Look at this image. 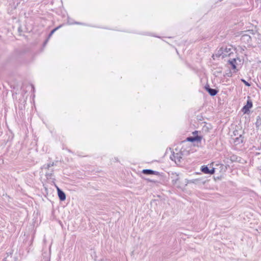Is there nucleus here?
Here are the masks:
<instances>
[{
	"mask_svg": "<svg viewBox=\"0 0 261 261\" xmlns=\"http://www.w3.org/2000/svg\"><path fill=\"white\" fill-rule=\"evenodd\" d=\"M209 170L210 169L207 166H202L201 167V171L205 174H208V172H210Z\"/></svg>",
	"mask_w": 261,
	"mask_h": 261,
	"instance_id": "nucleus-14",
	"label": "nucleus"
},
{
	"mask_svg": "<svg viewBox=\"0 0 261 261\" xmlns=\"http://www.w3.org/2000/svg\"><path fill=\"white\" fill-rule=\"evenodd\" d=\"M48 40H46L45 43H46L47 42Z\"/></svg>",
	"mask_w": 261,
	"mask_h": 261,
	"instance_id": "nucleus-24",
	"label": "nucleus"
},
{
	"mask_svg": "<svg viewBox=\"0 0 261 261\" xmlns=\"http://www.w3.org/2000/svg\"><path fill=\"white\" fill-rule=\"evenodd\" d=\"M187 140L189 141H190V142H194L195 141L194 137H188L187 138Z\"/></svg>",
	"mask_w": 261,
	"mask_h": 261,
	"instance_id": "nucleus-17",
	"label": "nucleus"
},
{
	"mask_svg": "<svg viewBox=\"0 0 261 261\" xmlns=\"http://www.w3.org/2000/svg\"><path fill=\"white\" fill-rule=\"evenodd\" d=\"M40 261H50V253L48 252H44L42 254V258Z\"/></svg>",
	"mask_w": 261,
	"mask_h": 261,
	"instance_id": "nucleus-9",
	"label": "nucleus"
},
{
	"mask_svg": "<svg viewBox=\"0 0 261 261\" xmlns=\"http://www.w3.org/2000/svg\"><path fill=\"white\" fill-rule=\"evenodd\" d=\"M252 107V102L250 100H248L247 104L243 108V111L244 113H247L249 111V109Z\"/></svg>",
	"mask_w": 261,
	"mask_h": 261,
	"instance_id": "nucleus-3",
	"label": "nucleus"
},
{
	"mask_svg": "<svg viewBox=\"0 0 261 261\" xmlns=\"http://www.w3.org/2000/svg\"><path fill=\"white\" fill-rule=\"evenodd\" d=\"M242 81L245 84V85H246L247 86H250V84L247 82H246L245 80L242 79Z\"/></svg>",
	"mask_w": 261,
	"mask_h": 261,
	"instance_id": "nucleus-20",
	"label": "nucleus"
},
{
	"mask_svg": "<svg viewBox=\"0 0 261 261\" xmlns=\"http://www.w3.org/2000/svg\"><path fill=\"white\" fill-rule=\"evenodd\" d=\"M255 125L257 129H261V115L256 117Z\"/></svg>",
	"mask_w": 261,
	"mask_h": 261,
	"instance_id": "nucleus-10",
	"label": "nucleus"
},
{
	"mask_svg": "<svg viewBox=\"0 0 261 261\" xmlns=\"http://www.w3.org/2000/svg\"><path fill=\"white\" fill-rule=\"evenodd\" d=\"M67 23L69 25H72V24H80V25H83L84 24L82 23H81V22H76V21H73L71 19L68 18V20H67Z\"/></svg>",
	"mask_w": 261,
	"mask_h": 261,
	"instance_id": "nucleus-13",
	"label": "nucleus"
},
{
	"mask_svg": "<svg viewBox=\"0 0 261 261\" xmlns=\"http://www.w3.org/2000/svg\"><path fill=\"white\" fill-rule=\"evenodd\" d=\"M237 140H239V138H237V139H236V142Z\"/></svg>",
	"mask_w": 261,
	"mask_h": 261,
	"instance_id": "nucleus-23",
	"label": "nucleus"
},
{
	"mask_svg": "<svg viewBox=\"0 0 261 261\" xmlns=\"http://www.w3.org/2000/svg\"><path fill=\"white\" fill-rule=\"evenodd\" d=\"M62 27V25H60L57 27H56V28H55L54 29H53L51 32L50 33H49V36H48V37H50L53 34L57 31L58 30L59 28H60L61 27Z\"/></svg>",
	"mask_w": 261,
	"mask_h": 261,
	"instance_id": "nucleus-15",
	"label": "nucleus"
},
{
	"mask_svg": "<svg viewBox=\"0 0 261 261\" xmlns=\"http://www.w3.org/2000/svg\"><path fill=\"white\" fill-rule=\"evenodd\" d=\"M57 188L58 195L59 199L61 201L65 200L66 199V195H65V193L63 191H62L60 188H59L58 187H57Z\"/></svg>",
	"mask_w": 261,
	"mask_h": 261,
	"instance_id": "nucleus-6",
	"label": "nucleus"
},
{
	"mask_svg": "<svg viewBox=\"0 0 261 261\" xmlns=\"http://www.w3.org/2000/svg\"><path fill=\"white\" fill-rule=\"evenodd\" d=\"M205 89L211 96H215L218 93V91L216 89L211 88L208 86L207 87L205 86Z\"/></svg>",
	"mask_w": 261,
	"mask_h": 261,
	"instance_id": "nucleus-7",
	"label": "nucleus"
},
{
	"mask_svg": "<svg viewBox=\"0 0 261 261\" xmlns=\"http://www.w3.org/2000/svg\"><path fill=\"white\" fill-rule=\"evenodd\" d=\"M51 175H52V173H46V176H47V178H51Z\"/></svg>",
	"mask_w": 261,
	"mask_h": 261,
	"instance_id": "nucleus-19",
	"label": "nucleus"
},
{
	"mask_svg": "<svg viewBox=\"0 0 261 261\" xmlns=\"http://www.w3.org/2000/svg\"><path fill=\"white\" fill-rule=\"evenodd\" d=\"M43 168L44 169H48L49 168V164H46V165H43Z\"/></svg>",
	"mask_w": 261,
	"mask_h": 261,
	"instance_id": "nucleus-21",
	"label": "nucleus"
},
{
	"mask_svg": "<svg viewBox=\"0 0 261 261\" xmlns=\"http://www.w3.org/2000/svg\"><path fill=\"white\" fill-rule=\"evenodd\" d=\"M228 62L229 64L231 66L232 68L234 70L236 69V60L233 58L231 60H229Z\"/></svg>",
	"mask_w": 261,
	"mask_h": 261,
	"instance_id": "nucleus-11",
	"label": "nucleus"
},
{
	"mask_svg": "<svg viewBox=\"0 0 261 261\" xmlns=\"http://www.w3.org/2000/svg\"><path fill=\"white\" fill-rule=\"evenodd\" d=\"M195 141H200L202 139V137L197 136L194 137Z\"/></svg>",
	"mask_w": 261,
	"mask_h": 261,
	"instance_id": "nucleus-16",
	"label": "nucleus"
},
{
	"mask_svg": "<svg viewBox=\"0 0 261 261\" xmlns=\"http://www.w3.org/2000/svg\"><path fill=\"white\" fill-rule=\"evenodd\" d=\"M142 173L146 175H152L154 174L156 175H160V173L158 171H154L151 169H144L142 171Z\"/></svg>",
	"mask_w": 261,
	"mask_h": 261,
	"instance_id": "nucleus-5",
	"label": "nucleus"
},
{
	"mask_svg": "<svg viewBox=\"0 0 261 261\" xmlns=\"http://www.w3.org/2000/svg\"><path fill=\"white\" fill-rule=\"evenodd\" d=\"M49 164V168H50V167H52V166H54V163H50V164Z\"/></svg>",
	"mask_w": 261,
	"mask_h": 261,
	"instance_id": "nucleus-22",
	"label": "nucleus"
},
{
	"mask_svg": "<svg viewBox=\"0 0 261 261\" xmlns=\"http://www.w3.org/2000/svg\"><path fill=\"white\" fill-rule=\"evenodd\" d=\"M209 172V174H213L215 173V169L213 168L212 169H210Z\"/></svg>",
	"mask_w": 261,
	"mask_h": 261,
	"instance_id": "nucleus-18",
	"label": "nucleus"
},
{
	"mask_svg": "<svg viewBox=\"0 0 261 261\" xmlns=\"http://www.w3.org/2000/svg\"><path fill=\"white\" fill-rule=\"evenodd\" d=\"M170 158L172 160H174L176 163L177 162H180V160L182 159V154L180 152H173Z\"/></svg>",
	"mask_w": 261,
	"mask_h": 261,
	"instance_id": "nucleus-2",
	"label": "nucleus"
},
{
	"mask_svg": "<svg viewBox=\"0 0 261 261\" xmlns=\"http://www.w3.org/2000/svg\"><path fill=\"white\" fill-rule=\"evenodd\" d=\"M254 160H255V163H256V165H257V168L259 170H261V156H260V158H256V157L255 156L254 158Z\"/></svg>",
	"mask_w": 261,
	"mask_h": 261,
	"instance_id": "nucleus-12",
	"label": "nucleus"
},
{
	"mask_svg": "<svg viewBox=\"0 0 261 261\" xmlns=\"http://www.w3.org/2000/svg\"><path fill=\"white\" fill-rule=\"evenodd\" d=\"M231 53V49L230 47L222 46L217 51L216 56L223 59L227 56L230 55Z\"/></svg>",
	"mask_w": 261,
	"mask_h": 261,
	"instance_id": "nucleus-1",
	"label": "nucleus"
},
{
	"mask_svg": "<svg viewBox=\"0 0 261 261\" xmlns=\"http://www.w3.org/2000/svg\"><path fill=\"white\" fill-rule=\"evenodd\" d=\"M241 40L242 42H245L246 43H250L251 38L249 35L245 34L241 36Z\"/></svg>",
	"mask_w": 261,
	"mask_h": 261,
	"instance_id": "nucleus-4",
	"label": "nucleus"
},
{
	"mask_svg": "<svg viewBox=\"0 0 261 261\" xmlns=\"http://www.w3.org/2000/svg\"><path fill=\"white\" fill-rule=\"evenodd\" d=\"M4 261H17L16 257L13 256L11 253L8 254L7 253V256L5 258Z\"/></svg>",
	"mask_w": 261,
	"mask_h": 261,
	"instance_id": "nucleus-8",
	"label": "nucleus"
}]
</instances>
